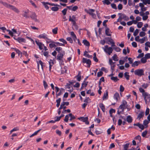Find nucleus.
<instances>
[{"mask_svg": "<svg viewBox=\"0 0 150 150\" xmlns=\"http://www.w3.org/2000/svg\"><path fill=\"white\" fill-rule=\"evenodd\" d=\"M65 54V51H61V53L58 54L57 55V59L59 61V63L61 62L62 63L63 62L62 58Z\"/></svg>", "mask_w": 150, "mask_h": 150, "instance_id": "1", "label": "nucleus"}, {"mask_svg": "<svg viewBox=\"0 0 150 150\" xmlns=\"http://www.w3.org/2000/svg\"><path fill=\"white\" fill-rule=\"evenodd\" d=\"M144 71L143 69H138L134 71V74L139 77L144 75Z\"/></svg>", "mask_w": 150, "mask_h": 150, "instance_id": "2", "label": "nucleus"}, {"mask_svg": "<svg viewBox=\"0 0 150 150\" xmlns=\"http://www.w3.org/2000/svg\"><path fill=\"white\" fill-rule=\"evenodd\" d=\"M108 47V45H106L105 46V48L103 47V48L105 52L107 53L110 55L112 53L113 50L112 47Z\"/></svg>", "mask_w": 150, "mask_h": 150, "instance_id": "3", "label": "nucleus"}, {"mask_svg": "<svg viewBox=\"0 0 150 150\" xmlns=\"http://www.w3.org/2000/svg\"><path fill=\"white\" fill-rule=\"evenodd\" d=\"M82 62L83 63H86L87 64V67L89 68L90 65H91V61L89 59H88L87 58H83L82 59Z\"/></svg>", "mask_w": 150, "mask_h": 150, "instance_id": "4", "label": "nucleus"}, {"mask_svg": "<svg viewBox=\"0 0 150 150\" xmlns=\"http://www.w3.org/2000/svg\"><path fill=\"white\" fill-rule=\"evenodd\" d=\"M35 42L39 47V48L40 50H42L43 49V47L44 46V44L42 42H39V40H37L35 41Z\"/></svg>", "mask_w": 150, "mask_h": 150, "instance_id": "5", "label": "nucleus"}, {"mask_svg": "<svg viewBox=\"0 0 150 150\" xmlns=\"http://www.w3.org/2000/svg\"><path fill=\"white\" fill-rule=\"evenodd\" d=\"M78 119L80 120L81 119V120L83 122H85V124L86 125H88L89 123V122L88 121V118L87 117H81Z\"/></svg>", "mask_w": 150, "mask_h": 150, "instance_id": "6", "label": "nucleus"}, {"mask_svg": "<svg viewBox=\"0 0 150 150\" xmlns=\"http://www.w3.org/2000/svg\"><path fill=\"white\" fill-rule=\"evenodd\" d=\"M69 21H71L72 23H73L74 22H76V21H77V20L76 19V16L73 15L72 17L71 16H69Z\"/></svg>", "mask_w": 150, "mask_h": 150, "instance_id": "7", "label": "nucleus"}, {"mask_svg": "<svg viewBox=\"0 0 150 150\" xmlns=\"http://www.w3.org/2000/svg\"><path fill=\"white\" fill-rule=\"evenodd\" d=\"M118 15H120V16H121V18L122 19H124V20L125 21H127L129 20V17L124 13H119L118 14Z\"/></svg>", "mask_w": 150, "mask_h": 150, "instance_id": "8", "label": "nucleus"}, {"mask_svg": "<svg viewBox=\"0 0 150 150\" xmlns=\"http://www.w3.org/2000/svg\"><path fill=\"white\" fill-rule=\"evenodd\" d=\"M30 18L34 20L35 22L38 21V20L37 18V16L35 12L32 13V14L30 16Z\"/></svg>", "mask_w": 150, "mask_h": 150, "instance_id": "9", "label": "nucleus"}, {"mask_svg": "<svg viewBox=\"0 0 150 150\" xmlns=\"http://www.w3.org/2000/svg\"><path fill=\"white\" fill-rule=\"evenodd\" d=\"M47 35L45 33H43L40 34L38 36V38H43L44 39H47Z\"/></svg>", "mask_w": 150, "mask_h": 150, "instance_id": "10", "label": "nucleus"}, {"mask_svg": "<svg viewBox=\"0 0 150 150\" xmlns=\"http://www.w3.org/2000/svg\"><path fill=\"white\" fill-rule=\"evenodd\" d=\"M84 11L86 12L91 15L92 13L95 12V10L93 9H90L88 10L86 9H85Z\"/></svg>", "mask_w": 150, "mask_h": 150, "instance_id": "11", "label": "nucleus"}, {"mask_svg": "<svg viewBox=\"0 0 150 150\" xmlns=\"http://www.w3.org/2000/svg\"><path fill=\"white\" fill-rule=\"evenodd\" d=\"M41 3L43 5L45 8H46V10H48L49 8V7L48 6V3L49 2H45V1H42L41 2Z\"/></svg>", "mask_w": 150, "mask_h": 150, "instance_id": "12", "label": "nucleus"}, {"mask_svg": "<svg viewBox=\"0 0 150 150\" xmlns=\"http://www.w3.org/2000/svg\"><path fill=\"white\" fill-rule=\"evenodd\" d=\"M108 98V91L106 90L105 91V93L104 94L102 98L103 100L107 99Z\"/></svg>", "mask_w": 150, "mask_h": 150, "instance_id": "13", "label": "nucleus"}, {"mask_svg": "<svg viewBox=\"0 0 150 150\" xmlns=\"http://www.w3.org/2000/svg\"><path fill=\"white\" fill-rule=\"evenodd\" d=\"M105 28H106L105 30V34L106 35L109 36H111V35L109 33L110 31V29L107 27Z\"/></svg>", "mask_w": 150, "mask_h": 150, "instance_id": "14", "label": "nucleus"}, {"mask_svg": "<svg viewBox=\"0 0 150 150\" xmlns=\"http://www.w3.org/2000/svg\"><path fill=\"white\" fill-rule=\"evenodd\" d=\"M144 115V112H141L138 115L137 119L140 120L141 118L143 117Z\"/></svg>", "mask_w": 150, "mask_h": 150, "instance_id": "15", "label": "nucleus"}, {"mask_svg": "<svg viewBox=\"0 0 150 150\" xmlns=\"http://www.w3.org/2000/svg\"><path fill=\"white\" fill-rule=\"evenodd\" d=\"M141 63V62L140 61H135L132 64V66L134 67L136 66H137L139 64Z\"/></svg>", "mask_w": 150, "mask_h": 150, "instance_id": "16", "label": "nucleus"}, {"mask_svg": "<svg viewBox=\"0 0 150 150\" xmlns=\"http://www.w3.org/2000/svg\"><path fill=\"white\" fill-rule=\"evenodd\" d=\"M17 41H18L19 43L21 42H26V40L25 39L22 38L20 37H18L17 38Z\"/></svg>", "mask_w": 150, "mask_h": 150, "instance_id": "17", "label": "nucleus"}, {"mask_svg": "<svg viewBox=\"0 0 150 150\" xmlns=\"http://www.w3.org/2000/svg\"><path fill=\"white\" fill-rule=\"evenodd\" d=\"M133 119L132 117L130 115L127 116L126 119V120L129 123H131Z\"/></svg>", "mask_w": 150, "mask_h": 150, "instance_id": "18", "label": "nucleus"}, {"mask_svg": "<svg viewBox=\"0 0 150 150\" xmlns=\"http://www.w3.org/2000/svg\"><path fill=\"white\" fill-rule=\"evenodd\" d=\"M83 43L84 44V45L87 46L88 47L90 45L89 42L86 39H84L83 40Z\"/></svg>", "mask_w": 150, "mask_h": 150, "instance_id": "19", "label": "nucleus"}, {"mask_svg": "<svg viewBox=\"0 0 150 150\" xmlns=\"http://www.w3.org/2000/svg\"><path fill=\"white\" fill-rule=\"evenodd\" d=\"M99 107L101 109L102 111L103 112H105V107L104 105H103V103H101L99 104Z\"/></svg>", "mask_w": 150, "mask_h": 150, "instance_id": "20", "label": "nucleus"}, {"mask_svg": "<svg viewBox=\"0 0 150 150\" xmlns=\"http://www.w3.org/2000/svg\"><path fill=\"white\" fill-rule=\"evenodd\" d=\"M142 95L143 96H144V99L145 102L146 103L147 102V99L146 98L147 96H148L149 95L148 93L147 92H145L143 93H142Z\"/></svg>", "mask_w": 150, "mask_h": 150, "instance_id": "21", "label": "nucleus"}, {"mask_svg": "<svg viewBox=\"0 0 150 150\" xmlns=\"http://www.w3.org/2000/svg\"><path fill=\"white\" fill-rule=\"evenodd\" d=\"M119 95L118 93H116L114 95V98L117 101L118 100V99L119 98Z\"/></svg>", "mask_w": 150, "mask_h": 150, "instance_id": "22", "label": "nucleus"}, {"mask_svg": "<svg viewBox=\"0 0 150 150\" xmlns=\"http://www.w3.org/2000/svg\"><path fill=\"white\" fill-rule=\"evenodd\" d=\"M55 50L57 51L58 53H61V51H64V50H62V48L60 47H57L55 48Z\"/></svg>", "mask_w": 150, "mask_h": 150, "instance_id": "23", "label": "nucleus"}, {"mask_svg": "<svg viewBox=\"0 0 150 150\" xmlns=\"http://www.w3.org/2000/svg\"><path fill=\"white\" fill-rule=\"evenodd\" d=\"M127 104V102L125 100H123L122 101V104L123 106L124 107V109H125L126 108V105Z\"/></svg>", "mask_w": 150, "mask_h": 150, "instance_id": "24", "label": "nucleus"}, {"mask_svg": "<svg viewBox=\"0 0 150 150\" xmlns=\"http://www.w3.org/2000/svg\"><path fill=\"white\" fill-rule=\"evenodd\" d=\"M19 130V128L18 127H14L12 130L10 131V134H12V132L18 131Z\"/></svg>", "mask_w": 150, "mask_h": 150, "instance_id": "25", "label": "nucleus"}, {"mask_svg": "<svg viewBox=\"0 0 150 150\" xmlns=\"http://www.w3.org/2000/svg\"><path fill=\"white\" fill-rule=\"evenodd\" d=\"M61 101V98H59L56 100V102L57 103L56 104V106L58 108L59 107V106Z\"/></svg>", "mask_w": 150, "mask_h": 150, "instance_id": "26", "label": "nucleus"}, {"mask_svg": "<svg viewBox=\"0 0 150 150\" xmlns=\"http://www.w3.org/2000/svg\"><path fill=\"white\" fill-rule=\"evenodd\" d=\"M129 73L127 72H126L124 73V76L127 80L129 79Z\"/></svg>", "mask_w": 150, "mask_h": 150, "instance_id": "27", "label": "nucleus"}, {"mask_svg": "<svg viewBox=\"0 0 150 150\" xmlns=\"http://www.w3.org/2000/svg\"><path fill=\"white\" fill-rule=\"evenodd\" d=\"M87 53V52L86 51H85L84 52L83 55L85 56V57H87L88 58H91L92 57V55H90L88 54H86Z\"/></svg>", "mask_w": 150, "mask_h": 150, "instance_id": "28", "label": "nucleus"}, {"mask_svg": "<svg viewBox=\"0 0 150 150\" xmlns=\"http://www.w3.org/2000/svg\"><path fill=\"white\" fill-rule=\"evenodd\" d=\"M112 58V59L115 61H117L118 60V57L116 54H114Z\"/></svg>", "mask_w": 150, "mask_h": 150, "instance_id": "29", "label": "nucleus"}, {"mask_svg": "<svg viewBox=\"0 0 150 150\" xmlns=\"http://www.w3.org/2000/svg\"><path fill=\"white\" fill-rule=\"evenodd\" d=\"M69 116L70 117V118L69 119L70 121H71L75 119L76 118L74 115H72L71 113H69Z\"/></svg>", "mask_w": 150, "mask_h": 150, "instance_id": "30", "label": "nucleus"}, {"mask_svg": "<svg viewBox=\"0 0 150 150\" xmlns=\"http://www.w3.org/2000/svg\"><path fill=\"white\" fill-rule=\"evenodd\" d=\"M111 79L113 81L115 82H116L119 80L117 76H112L111 78Z\"/></svg>", "mask_w": 150, "mask_h": 150, "instance_id": "31", "label": "nucleus"}, {"mask_svg": "<svg viewBox=\"0 0 150 150\" xmlns=\"http://www.w3.org/2000/svg\"><path fill=\"white\" fill-rule=\"evenodd\" d=\"M41 130V129H40L39 130L35 132L34 133H33L32 134H31V135H30V137H31L35 135H36L38 134V133Z\"/></svg>", "mask_w": 150, "mask_h": 150, "instance_id": "32", "label": "nucleus"}, {"mask_svg": "<svg viewBox=\"0 0 150 150\" xmlns=\"http://www.w3.org/2000/svg\"><path fill=\"white\" fill-rule=\"evenodd\" d=\"M13 49L15 50L16 51V52L19 55H20V54H21V56H22V52H21L18 49L14 48H13Z\"/></svg>", "mask_w": 150, "mask_h": 150, "instance_id": "33", "label": "nucleus"}, {"mask_svg": "<svg viewBox=\"0 0 150 150\" xmlns=\"http://www.w3.org/2000/svg\"><path fill=\"white\" fill-rule=\"evenodd\" d=\"M102 2L103 3V4H105L107 5L110 4L111 3L109 0H104L102 1Z\"/></svg>", "mask_w": 150, "mask_h": 150, "instance_id": "34", "label": "nucleus"}, {"mask_svg": "<svg viewBox=\"0 0 150 150\" xmlns=\"http://www.w3.org/2000/svg\"><path fill=\"white\" fill-rule=\"evenodd\" d=\"M141 61L142 63H145L147 62V59L145 57H143L141 58Z\"/></svg>", "mask_w": 150, "mask_h": 150, "instance_id": "35", "label": "nucleus"}, {"mask_svg": "<svg viewBox=\"0 0 150 150\" xmlns=\"http://www.w3.org/2000/svg\"><path fill=\"white\" fill-rule=\"evenodd\" d=\"M55 44V43H51L49 44V46L51 48H52L53 47L57 46Z\"/></svg>", "mask_w": 150, "mask_h": 150, "instance_id": "36", "label": "nucleus"}, {"mask_svg": "<svg viewBox=\"0 0 150 150\" xmlns=\"http://www.w3.org/2000/svg\"><path fill=\"white\" fill-rule=\"evenodd\" d=\"M58 28L56 27L52 29V32L54 34H56L57 33Z\"/></svg>", "mask_w": 150, "mask_h": 150, "instance_id": "37", "label": "nucleus"}, {"mask_svg": "<svg viewBox=\"0 0 150 150\" xmlns=\"http://www.w3.org/2000/svg\"><path fill=\"white\" fill-rule=\"evenodd\" d=\"M129 145V144H125L124 145V148L123 150H128Z\"/></svg>", "mask_w": 150, "mask_h": 150, "instance_id": "38", "label": "nucleus"}, {"mask_svg": "<svg viewBox=\"0 0 150 150\" xmlns=\"http://www.w3.org/2000/svg\"><path fill=\"white\" fill-rule=\"evenodd\" d=\"M72 26L74 27L75 29L76 30H77L78 29V27L77 25H76V22H74L72 23Z\"/></svg>", "mask_w": 150, "mask_h": 150, "instance_id": "39", "label": "nucleus"}, {"mask_svg": "<svg viewBox=\"0 0 150 150\" xmlns=\"http://www.w3.org/2000/svg\"><path fill=\"white\" fill-rule=\"evenodd\" d=\"M51 10L53 11H56L58 10L59 8L56 6V7H53L51 8Z\"/></svg>", "mask_w": 150, "mask_h": 150, "instance_id": "40", "label": "nucleus"}, {"mask_svg": "<svg viewBox=\"0 0 150 150\" xmlns=\"http://www.w3.org/2000/svg\"><path fill=\"white\" fill-rule=\"evenodd\" d=\"M125 109H118V110L117 111V113L118 115H120V114L124 112Z\"/></svg>", "mask_w": 150, "mask_h": 150, "instance_id": "41", "label": "nucleus"}, {"mask_svg": "<svg viewBox=\"0 0 150 150\" xmlns=\"http://www.w3.org/2000/svg\"><path fill=\"white\" fill-rule=\"evenodd\" d=\"M110 42V43L106 42V43L108 44H111L112 47L115 46V42L113 41V40H110V42Z\"/></svg>", "mask_w": 150, "mask_h": 150, "instance_id": "42", "label": "nucleus"}, {"mask_svg": "<svg viewBox=\"0 0 150 150\" xmlns=\"http://www.w3.org/2000/svg\"><path fill=\"white\" fill-rule=\"evenodd\" d=\"M143 25V23L142 22H139L137 24V26L138 28H141Z\"/></svg>", "mask_w": 150, "mask_h": 150, "instance_id": "43", "label": "nucleus"}, {"mask_svg": "<svg viewBox=\"0 0 150 150\" xmlns=\"http://www.w3.org/2000/svg\"><path fill=\"white\" fill-rule=\"evenodd\" d=\"M58 40L60 41L63 42L64 44H67V42L63 38L59 39Z\"/></svg>", "mask_w": 150, "mask_h": 150, "instance_id": "44", "label": "nucleus"}, {"mask_svg": "<svg viewBox=\"0 0 150 150\" xmlns=\"http://www.w3.org/2000/svg\"><path fill=\"white\" fill-rule=\"evenodd\" d=\"M62 92H63L59 90V91L58 93H56V98H58V96L61 95L62 93Z\"/></svg>", "mask_w": 150, "mask_h": 150, "instance_id": "45", "label": "nucleus"}, {"mask_svg": "<svg viewBox=\"0 0 150 150\" xmlns=\"http://www.w3.org/2000/svg\"><path fill=\"white\" fill-rule=\"evenodd\" d=\"M43 83L44 88L45 89H46L48 86V85L45 80L43 81Z\"/></svg>", "mask_w": 150, "mask_h": 150, "instance_id": "46", "label": "nucleus"}, {"mask_svg": "<svg viewBox=\"0 0 150 150\" xmlns=\"http://www.w3.org/2000/svg\"><path fill=\"white\" fill-rule=\"evenodd\" d=\"M134 139H135L138 140L140 142L141 141V137L139 135L135 137Z\"/></svg>", "mask_w": 150, "mask_h": 150, "instance_id": "47", "label": "nucleus"}, {"mask_svg": "<svg viewBox=\"0 0 150 150\" xmlns=\"http://www.w3.org/2000/svg\"><path fill=\"white\" fill-rule=\"evenodd\" d=\"M38 62L40 64L41 66V68L42 70L43 71L44 69H43V62L41 61V60H39Z\"/></svg>", "mask_w": 150, "mask_h": 150, "instance_id": "48", "label": "nucleus"}, {"mask_svg": "<svg viewBox=\"0 0 150 150\" xmlns=\"http://www.w3.org/2000/svg\"><path fill=\"white\" fill-rule=\"evenodd\" d=\"M149 120L148 121L146 120H145L144 121L143 125L145 126L147 125L149 123Z\"/></svg>", "mask_w": 150, "mask_h": 150, "instance_id": "49", "label": "nucleus"}, {"mask_svg": "<svg viewBox=\"0 0 150 150\" xmlns=\"http://www.w3.org/2000/svg\"><path fill=\"white\" fill-rule=\"evenodd\" d=\"M67 9V8H64L62 11L64 16L66 15Z\"/></svg>", "mask_w": 150, "mask_h": 150, "instance_id": "50", "label": "nucleus"}, {"mask_svg": "<svg viewBox=\"0 0 150 150\" xmlns=\"http://www.w3.org/2000/svg\"><path fill=\"white\" fill-rule=\"evenodd\" d=\"M61 104L63 106H64L65 105H66L67 106H68L69 104V102H65L63 101L61 103Z\"/></svg>", "mask_w": 150, "mask_h": 150, "instance_id": "51", "label": "nucleus"}, {"mask_svg": "<svg viewBox=\"0 0 150 150\" xmlns=\"http://www.w3.org/2000/svg\"><path fill=\"white\" fill-rule=\"evenodd\" d=\"M146 33L143 31H142L139 33V35L140 37H142L145 36Z\"/></svg>", "mask_w": 150, "mask_h": 150, "instance_id": "52", "label": "nucleus"}, {"mask_svg": "<svg viewBox=\"0 0 150 150\" xmlns=\"http://www.w3.org/2000/svg\"><path fill=\"white\" fill-rule=\"evenodd\" d=\"M2 4L6 7L8 8L10 6V4L5 2H3Z\"/></svg>", "mask_w": 150, "mask_h": 150, "instance_id": "53", "label": "nucleus"}, {"mask_svg": "<svg viewBox=\"0 0 150 150\" xmlns=\"http://www.w3.org/2000/svg\"><path fill=\"white\" fill-rule=\"evenodd\" d=\"M103 72L102 71H100L98 72L97 76L98 77L101 76L103 74Z\"/></svg>", "mask_w": 150, "mask_h": 150, "instance_id": "54", "label": "nucleus"}, {"mask_svg": "<svg viewBox=\"0 0 150 150\" xmlns=\"http://www.w3.org/2000/svg\"><path fill=\"white\" fill-rule=\"evenodd\" d=\"M48 4L49 5H50L51 6H59V5L57 4H54V3H51L49 2V3H48Z\"/></svg>", "mask_w": 150, "mask_h": 150, "instance_id": "55", "label": "nucleus"}, {"mask_svg": "<svg viewBox=\"0 0 150 150\" xmlns=\"http://www.w3.org/2000/svg\"><path fill=\"white\" fill-rule=\"evenodd\" d=\"M147 133V130H145L142 133V136L143 137H144L146 135Z\"/></svg>", "mask_w": 150, "mask_h": 150, "instance_id": "56", "label": "nucleus"}, {"mask_svg": "<svg viewBox=\"0 0 150 150\" xmlns=\"http://www.w3.org/2000/svg\"><path fill=\"white\" fill-rule=\"evenodd\" d=\"M139 30L138 29H136L135 30L134 32V33H133V35L134 36H136L138 34V33H139Z\"/></svg>", "mask_w": 150, "mask_h": 150, "instance_id": "57", "label": "nucleus"}, {"mask_svg": "<svg viewBox=\"0 0 150 150\" xmlns=\"http://www.w3.org/2000/svg\"><path fill=\"white\" fill-rule=\"evenodd\" d=\"M144 57L146 59H148L150 58V54L149 53H147L145 54Z\"/></svg>", "mask_w": 150, "mask_h": 150, "instance_id": "58", "label": "nucleus"}, {"mask_svg": "<svg viewBox=\"0 0 150 150\" xmlns=\"http://www.w3.org/2000/svg\"><path fill=\"white\" fill-rule=\"evenodd\" d=\"M49 52L48 51H45L43 52V55L44 56L46 57H48Z\"/></svg>", "mask_w": 150, "mask_h": 150, "instance_id": "59", "label": "nucleus"}, {"mask_svg": "<svg viewBox=\"0 0 150 150\" xmlns=\"http://www.w3.org/2000/svg\"><path fill=\"white\" fill-rule=\"evenodd\" d=\"M114 50L117 52H119L121 50V49L119 47H116L113 48Z\"/></svg>", "mask_w": 150, "mask_h": 150, "instance_id": "60", "label": "nucleus"}, {"mask_svg": "<svg viewBox=\"0 0 150 150\" xmlns=\"http://www.w3.org/2000/svg\"><path fill=\"white\" fill-rule=\"evenodd\" d=\"M67 40L69 42L71 43H73V40L70 37H67Z\"/></svg>", "mask_w": 150, "mask_h": 150, "instance_id": "61", "label": "nucleus"}, {"mask_svg": "<svg viewBox=\"0 0 150 150\" xmlns=\"http://www.w3.org/2000/svg\"><path fill=\"white\" fill-rule=\"evenodd\" d=\"M69 116V115H66V116L65 117V118L64 119V121L65 122H68Z\"/></svg>", "mask_w": 150, "mask_h": 150, "instance_id": "62", "label": "nucleus"}, {"mask_svg": "<svg viewBox=\"0 0 150 150\" xmlns=\"http://www.w3.org/2000/svg\"><path fill=\"white\" fill-rule=\"evenodd\" d=\"M67 70L66 68L64 67V69H62L61 70V74H64V73H67Z\"/></svg>", "mask_w": 150, "mask_h": 150, "instance_id": "63", "label": "nucleus"}, {"mask_svg": "<svg viewBox=\"0 0 150 150\" xmlns=\"http://www.w3.org/2000/svg\"><path fill=\"white\" fill-rule=\"evenodd\" d=\"M78 8V7L77 6H75L73 7L72 8V10L74 11H75Z\"/></svg>", "mask_w": 150, "mask_h": 150, "instance_id": "64", "label": "nucleus"}]
</instances>
